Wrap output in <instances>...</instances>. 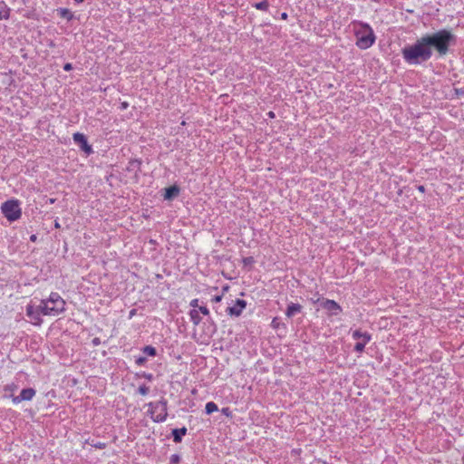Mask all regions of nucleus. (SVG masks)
Returning <instances> with one entry per match:
<instances>
[{
  "label": "nucleus",
  "mask_w": 464,
  "mask_h": 464,
  "mask_svg": "<svg viewBox=\"0 0 464 464\" xmlns=\"http://www.w3.org/2000/svg\"><path fill=\"white\" fill-rule=\"evenodd\" d=\"M66 303L56 292H52L48 298L40 300L37 304L33 300L26 305V315L34 325L43 323L42 315L57 316L65 311Z\"/></svg>",
  "instance_id": "nucleus-1"
},
{
  "label": "nucleus",
  "mask_w": 464,
  "mask_h": 464,
  "mask_svg": "<svg viewBox=\"0 0 464 464\" xmlns=\"http://www.w3.org/2000/svg\"><path fill=\"white\" fill-rule=\"evenodd\" d=\"M425 37L430 48L433 47L440 56L446 55L449 52V47L456 43V36L446 29L425 35Z\"/></svg>",
  "instance_id": "nucleus-2"
},
{
  "label": "nucleus",
  "mask_w": 464,
  "mask_h": 464,
  "mask_svg": "<svg viewBox=\"0 0 464 464\" xmlns=\"http://www.w3.org/2000/svg\"><path fill=\"white\" fill-rule=\"evenodd\" d=\"M352 24L356 38V46L362 50L372 46L376 40L372 28L368 24L360 21H354Z\"/></svg>",
  "instance_id": "nucleus-3"
},
{
  "label": "nucleus",
  "mask_w": 464,
  "mask_h": 464,
  "mask_svg": "<svg viewBox=\"0 0 464 464\" xmlns=\"http://www.w3.org/2000/svg\"><path fill=\"white\" fill-rule=\"evenodd\" d=\"M431 55L432 51L425 36L408 48V62L410 63H420L428 61Z\"/></svg>",
  "instance_id": "nucleus-4"
},
{
  "label": "nucleus",
  "mask_w": 464,
  "mask_h": 464,
  "mask_svg": "<svg viewBox=\"0 0 464 464\" xmlns=\"http://www.w3.org/2000/svg\"><path fill=\"white\" fill-rule=\"evenodd\" d=\"M1 211L9 222L18 220L22 217V208L18 199H9L1 205Z\"/></svg>",
  "instance_id": "nucleus-5"
},
{
  "label": "nucleus",
  "mask_w": 464,
  "mask_h": 464,
  "mask_svg": "<svg viewBox=\"0 0 464 464\" xmlns=\"http://www.w3.org/2000/svg\"><path fill=\"white\" fill-rule=\"evenodd\" d=\"M148 414L155 422H162L166 420L168 416L167 401L161 400L156 402L148 403Z\"/></svg>",
  "instance_id": "nucleus-6"
},
{
  "label": "nucleus",
  "mask_w": 464,
  "mask_h": 464,
  "mask_svg": "<svg viewBox=\"0 0 464 464\" xmlns=\"http://www.w3.org/2000/svg\"><path fill=\"white\" fill-rule=\"evenodd\" d=\"M352 337L353 340L356 341V343L354 345V351L356 353H362L365 346L371 342L372 340V334L368 332H362L360 329H356L352 332Z\"/></svg>",
  "instance_id": "nucleus-7"
},
{
  "label": "nucleus",
  "mask_w": 464,
  "mask_h": 464,
  "mask_svg": "<svg viewBox=\"0 0 464 464\" xmlns=\"http://www.w3.org/2000/svg\"><path fill=\"white\" fill-rule=\"evenodd\" d=\"M321 306L328 311L329 315H338L343 311L341 305L331 299H324L321 303Z\"/></svg>",
  "instance_id": "nucleus-8"
},
{
  "label": "nucleus",
  "mask_w": 464,
  "mask_h": 464,
  "mask_svg": "<svg viewBox=\"0 0 464 464\" xmlns=\"http://www.w3.org/2000/svg\"><path fill=\"white\" fill-rule=\"evenodd\" d=\"M73 141L83 150L86 154L92 152V146L88 143L84 134L76 132L72 136Z\"/></svg>",
  "instance_id": "nucleus-9"
},
{
  "label": "nucleus",
  "mask_w": 464,
  "mask_h": 464,
  "mask_svg": "<svg viewBox=\"0 0 464 464\" xmlns=\"http://www.w3.org/2000/svg\"><path fill=\"white\" fill-rule=\"evenodd\" d=\"M246 307V302L243 299H237L234 305L227 308V313L230 316L238 317Z\"/></svg>",
  "instance_id": "nucleus-10"
},
{
  "label": "nucleus",
  "mask_w": 464,
  "mask_h": 464,
  "mask_svg": "<svg viewBox=\"0 0 464 464\" xmlns=\"http://www.w3.org/2000/svg\"><path fill=\"white\" fill-rule=\"evenodd\" d=\"M36 392L33 388L23 389L19 396L13 397L12 401L14 404L20 403L22 401H31Z\"/></svg>",
  "instance_id": "nucleus-11"
},
{
  "label": "nucleus",
  "mask_w": 464,
  "mask_h": 464,
  "mask_svg": "<svg viewBox=\"0 0 464 464\" xmlns=\"http://www.w3.org/2000/svg\"><path fill=\"white\" fill-rule=\"evenodd\" d=\"M302 308L303 307L301 304L291 303L288 304V306L286 308L285 315L288 318H291V317L295 316L296 314L300 313L302 311Z\"/></svg>",
  "instance_id": "nucleus-12"
},
{
  "label": "nucleus",
  "mask_w": 464,
  "mask_h": 464,
  "mask_svg": "<svg viewBox=\"0 0 464 464\" xmlns=\"http://www.w3.org/2000/svg\"><path fill=\"white\" fill-rule=\"evenodd\" d=\"M179 193V188L176 185L170 186L165 188L164 198L167 200H170L173 198L177 197Z\"/></svg>",
  "instance_id": "nucleus-13"
},
{
  "label": "nucleus",
  "mask_w": 464,
  "mask_h": 464,
  "mask_svg": "<svg viewBox=\"0 0 464 464\" xmlns=\"http://www.w3.org/2000/svg\"><path fill=\"white\" fill-rule=\"evenodd\" d=\"M11 9L4 2L0 1V20H7L10 17Z\"/></svg>",
  "instance_id": "nucleus-14"
},
{
  "label": "nucleus",
  "mask_w": 464,
  "mask_h": 464,
  "mask_svg": "<svg viewBox=\"0 0 464 464\" xmlns=\"http://www.w3.org/2000/svg\"><path fill=\"white\" fill-rule=\"evenodd\" d=\"M187 433V429L186 428H181V429H174L172 430V436H173V440L176 442V443H179L182 440V437Z\"/></svg>",
  "instance_id": "nucleus-15"
},
{
  "label": "nucleus",
  "mask_w": 464,
  "mask_h": 464,
  "mask_svg": "<svg viewBox=\"0 0 464 464\" xmlns=\"http://www.w3.org/2000/svg\"><path fill=\"white\" fill-rule=\"evenodd\" d=\"M199 314L200 313L198 311V309H192L189 312V317L194 325H198L202 321V318L199 315Z\"/></svg>",
  "instance_id": "nucleus-16"
},
{
  "label": "nucleus",
  "mask_w": 464,
  "mask_h": 464,
  "mask_svg": "<svg viewBox=\"0 0 464 464\" xmlns=\"http://www.w3.org/2000/svg\"><path fill=\"white\" fill-rule=\"evenodd\" d=\"M57 13L62 18H65L68 21L73 18V14L67 8H59L57 9Z\"/></svg>",
  "instance_id": "nucleus-17"
},
{
  "label": "nucleus",
  "mask_w": 464,
  "mask_h": 464,
  "mask_svg": "<svg viewBox=\"0 0 464 464\" xmlns=\"http://www.w3.org/2000/svg\"><path fill=\"white\" fill-rule=\"evenodd\" d=\"M253 6L257 10L267 11L269 8V2L267 0H263L259 3H256Z\"/></svg>",
  "instance_id": "nucleus-18"
},
{
  "label": "nucleus",
  "mask_w": 464,
  "mask_h": 464,
  "mask_svg": "<svg viewBox=\"0 0 464 464\" xmlns=\"http://www.w3.org/2000/svg\"><path fill=\"white\" fill-rule=\"evenodd\" d=\"M205 410L208 414H211V413L217 411L218 410V408L215 402L209 401L206 404Z\"/></svg>",
  "instance_id": "nucleus-19"
},
{
  "label": "nucleus",
  "mask_w": 464,
  "mask_h": 464,
  "mask_svg": "<svg viewBox=\"0 0 464 464\" xmlns=\"http://www.w3.org/2000/svg\"><path fill=\"white\" fill-rule=\"evenodd\" d=\"M143 353H146L149 356H155L156 355V349L153 346L148 345V346L144 347Z\"/></svg>",
  "instance_id": "nucleus-20"
},
{
  "label": "nucleus",
  "mask_w": 464,
  "mask_h": 464,
  "mask_svg": "<svg viewBox=\"0 0 464 464\" xmlns=\"http://www.w3.org/2000/svg\"><path fill=\"white\" fill-rule=\"evenodd\" d=\"M149 392L150 388L145 384L140 385L138 389V392L142 396H146L149 393Z\"/></svg>",
  "instance_id": "nucleus-21"
},
{
  "label": "nucleus",
  "mask_w": 464,
  "mask_h": 464,
  "mask_svg": "<svg viewBox=\"0 0 464 464\" xmlns=\"http://www.w3.org/2000/svg\"><path fill=\"white\" fill-rule=\"evenodd\" d=\"M17 389V386L14 383L7 384L5 387V391L7 392L13 393Z\"/></svg>",
  "instance_id": "nucleus-22"
},
{
  "label": "nucleus",
  "mask_w": 464,
  "mask_h": 464,
  "mask_svg": "<svg viewBox=\"0 0 464 464\" xmlns=\"http://www.w3.org/2000/svg\"><path fill=\"white\" fill-rule=\"evenodd\" d=\"M198 311L202 314L203 315H208L209 314V310L208 308L206 306V305H200L198 306Z\"/></svg>",
  "instance_id": "nucleus-23"
},
{
  "label": "nucleus",
  "mask_w": 464,
  "mask_h": 464,
  "mask_svg": "<svg viewBox=\"0 0 464 464\" xmlns=\"http://www.w3.org/2000/svg\"><path fill=\"white\" fill-rule=\"evenodd\" d=\"M254 262H255V260H254V258L252 256L245 257L243 259V264L245 266H251V265L254 264Z\"/></svg>",
  "instance_id": "nucleus-24"
},
{
  "label": "nucleus",
  "mask_w": 464,
  "mask_h": 464,
  "mask_svg": "<svg viewBox=\"0 0 464 464\" xmlns=\"http://www.w3.org/2000/svg\"><path fill=\"white\" fill-rule=\"evenodd\" d=\"M180 460V456L179 454H173L170 457V462L172 464H178Z\"/></svg>",
  "instance_id": "nucleus-25"
},
{
  "label": "nucleus",
  "mask_w": 464,
  "mask_h": 464,
  "mask_svg": "<svg viewBox=\"0 0 464 464\" xmlns=\"http://www.w3.org/2000/svg\"><path fill=\"white\" fill-rule=\"evenodd\" d=\"M198 303H199L198 299V298H195V299H192V300L190 301L189 305H190L191 307H193L194 309H196V308H198V306H200Z\"/></svg>",
  "instance_id": "nucleus-26"
},
{
  "label": "nucleus",
  "mask_w": 464,
  "mask_h": 464,
  "mask_svg": "<svg viewBox=\"0 0 464 464\" xmlns=\"http://www.w3.org/2000/svg\"><path fill=\"white\" fill-rule=\"evenodd\" d=\"M222 298H223V295H215L212 297L211 301L213 303H219V302H221Z\"/></svg>",
  "instance_id": "nucleus-27"
},
{
  "label": "nucleus",
  "mask_w": 464,
  "mask_h": 464,
  "mask_svg": "<svg viewBox=\"0 0 464 464\" xmlns=\"http://www.w3.org/2000/svg\"><path fill=\"white\" fill-rule=\"evenodd\" d=\"M271 326L274 328V329H277L279 327V322L277 320V318H274L271 322Z\"/></svg>",
  "instance_id": "nucleus-28"
},
{
  "label": "nucleus",
  "mask_w": 464,
  "mask_h": 464,
  "mask_svg": "<svg viewBox=\"0 0 464 464\" xmlns=\"http://www.w3.org/2000/svg\"><path fill=\"white\" fill-rule=\"evenodd\" d=\"M222 413L226 415L227 417H231V411L228 408H223L221 410Z\"/></svg>",
  "instance_id": "nucleus-29"
},
{
  "label": "nucleus",
  "mask_w": 464,
  "mask_h": 464,
  "mask_svg": "<svg viewBox=\"0 0 464 464\" xmlns=\"http://www.w3.org/2000/svg\"><path fill=\"white\" fill-rule=\"evenodd\" d=\"M72 69V65L70 63H67L63 65V70L66 72H69Z\"/></svg>",
  "instance_id": "nucleus-30"
},
{
  "label": "nucleus",
  "mask_w": 464,
  "mask_h": 464,
  "mask_svg": "<svg viewBox=\"0 0 464 464\" xmlns=\"http://www.w3.org/2000/svg\"><path fill=\"white\" fill-rule=\"evenodd\" d=\"M92 343H93L94 345H99V344L101 343L100 338L95 337V338L92 340Z\"/></svg>",
  "instance_id": "nucleus-31"
},
{
  "label": "nucleus",
  "mask_w": 464,
  "mask_h": 464,
  "mask_svg": "<svg viewBox=\"0 0 464 464\" xmlns=\"http://www.w3.org/2000/svg\"><path fill=\"white\" fill-rule=\"evenodd\" d=\"M145 378L149 381H151L153 379V376L151 373L144 374Z\"/></svg>",
  "instance_id": "nucleus-32"
},
{
  "label": "nucleus",
  "mask_w": 464,
  "mask_h": 464,
  "mask_svg": "<svg viewBox=\"0 0 464 464\" xmlns=\"http://www.w3.org/2000/svg\"><path fill=\"white\" fill-rule=\"evenodd\" d=\"M287 17H288V14H287L286 13H282V14H281V19H283V20H286V19H287Z\"/></svg>",
  "instance_id": "nucleus-33"
},
{
  "label": "nucleus",
  "mask_w": 464,
  "mask_h": 464,
  "mask_svg": "<svg viewBox=\"0 0 464 464\" xmlns=\"http://www.w3.org/2000/svg\"><path fill=\"white\" fill-rule=\"evenodd\" d=\"M30 240H31L32 242H35V241L37 240V236H36V235H32V236L30 237Z\"/></svg>",
  "instance_id": "nucleus-34"
},
{
  "label": "nucleus",
  "mask_w": 464,
  "mask_h": 464,
  "mask_svg": "<svg viewBox=\"0 0 464 464\" xmlns=\"http://www.w3.org/2000/svg\"><path fill=\"white\" fill-rule=\"evenodd\" d=\"M129 106L128 102H124L121 103V108L126 109Z\"/></svg>",
  "instance_id": "nucleus-35"
},
{
  "label": "nucleus",
  "mask_w": 464,
  "mask_h": 464,
  "mask_svg": "<svg viewBox=\"0 0 464 464\" xmlns=\"http://www.w3.org/2000/svg\"><path fill=\"white\" fill-rule=\"evenodd\" d=\"M54 227L55 228H60L61 227V225H60V223L57 220H55V222H54Z\"/></svg>",
  "instance_id": "nucleus-36"
},
{
  "label": "nucleus",
  "mask_w": 464,
  "mask_h": 464,
  "mask_svg": "<svg viewBox=\"0 0 464 464\" xmlns=\"http://www.w3.org/2000/svg\"><path fill=\"white\" fill-rule=\"evenodd\" d=\"M401 53L406 58V48L401 49Z\"/></svg>",
  "instance_id": "nucleus-37"
},
{
  "label": "nucleus",
  "mask_w": 464,
  "mask_h": 464,
  "mask_svg": "<svg viewBox=\"0 0 464 464\" xmlns=\"http://www.w3.org/2000/svg\"><path fill=\"white\" fill-rule=\"evenodd\" d=\"M136 313V310L135 309H132L130 312V316L131 317L132 315H134Z\"/></svg>",
  "instance_id": "nucleus-38"
},
{
  "label": "nucleus",
  "mask_w": 464,
  "mask_h": 464,
  "mask_svg": "<svg viewBox=\"0 0 464 464\" xmlns=\"http://www.w3.org/2000/svg\"><path fill=\"white\" fill-rule=\"evenodd\" d=\"M268 116H269L270 118H274V117H275V113H274L273 111H269V112H268Z\"/></svg>",
  "instance_id": "nucleus-39"
},
{
  "label": "nucleus",
  "mask_w": 464,
  "mask_h": 464,
  "mask_svg": "<svg viewBox=\"0 0 464 464\" xmlns=\"http://www.w3.org/2000/svg\"><path fill=\"white\" fill-rule=\"evenodd\" d=\"M416 187L418 188V189H419L420 191H423V190H424V187H423V186H421V185H420V186H416Z\"/></svg>",
  "instance_id": "nucleus-40"
},
{
  "label": "nucleus",
  "mask_w": 464,
  "mask_h": 464,
  "mask_svg": "<svg viewBox=\"0 0 464 464\" xmlns=\"http://www.w3.org/2000/svg\"><path fill=\"white\" fill-rule=\"evenodd\" d=\"M73 1H74L75 3H77V4H80V3L84 2L85 0H73Z\"/></svg>",
  "instance_id": "nucleus-41"
},
{
  "label": "nucleus",
  "mask_w": 464,
  "mask_h": 464,
  "mask_svg": "<svg viewBox=\"0 0 464 464\" xmlns=\"http://www.w3.org/2000/svg\"><path fill=\"white\" fill-rule=\"evenodd\" d=\"M227 289H228V286H225V287H223V292L227 291Z\"/></svg>",
  "instance_id": "nucleus-42"
},
{
  "label": "nucleus",
  "mask_w": 464,
  "mask_h": 464,
  "mask_svg": "<svg viewBox=\"0 0 464 464\" xmlns=\"http://www.w3.org/2000/svg\"><path fill=\"white\" fill-rule=\"evenodd\" d=\"M55 199L54 198H50V203H54Z\"/></svg>",
  "instance_id": "nucleus-43"
}]
</instances>
